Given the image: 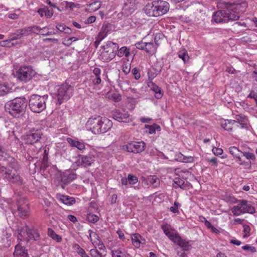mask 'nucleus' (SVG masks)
<instances>
[{
	"instance_id": "51",
	"label": "nucleus",
	"mask_w": 257,
	"mask_h": 257,
	"mask_svg": "<svg viewBox=\"0 0 257 257\" xmlns=\"http://www.w3.org/2000/svg\"><path fill=\"white\" fill-rule=\"evenodd\" d=\"M242 154L248 160H254L255 159V155L249 152H242Z\"/></svg>"
},
{
	"instance_id": "39",
	"label": "nucleus",
	"mask_w": 257,
	"mask_h": 257,
	"mask_svg": "<svg viewBox=\"0 0 257 257\" xmlns=\"http://www.w3.org/2000/svg\"><path fill=\"white\" fill-rule=\"evenodd\" d=\"M48 234L51 237L56 240L57 242H60L62 240L61 237L57 234L51 228H48Z\"/></svg>"
},
{
	"instance_id": "27",
	"label": "nucleus",
	"mask_w": 257,
	"mask_h": 257,
	"mask_svg": "<svg viewBox=\"0 0 257 257\" xmlns=\"http://www.w3.org/2000/svg\"><path fill=\"white\" fill-rule=\"evenodd\" d=\"M112 257H130V255L122 248L111 249Z\"/></svg>"
},
{
	"instance_id": "4",
	"label": "nucleus",
	"mask_w": 257,
	"mask_h": 257,
	"mask_svg": "<svg viewBox=\"0 0 257 257\" xmlns=\"http://www.w3.org/2000/svg\"><path fill=\"white\" fill-rule=\"evenodd\" d=\"M239 20L238 15L230 13L227 6L226 9L214 12L212 15V21L216 23H226L228 21H237Z\"/></svg>"
},
{
	"instance_id": "37",
	"label": "nucleus",
	"mask_w": 257,
	"mask_h": 257,
	"mask_svg": "<svg viewBox=\"0 0 257 257\" xmlns=\"http://www.w3.org/2000/svg\"><path fill=\"white\" fill-rule=\"evenodd\" d=\"M230 153L234 158H239V156L242 154V152L239 151L236 147H230L229 148Z\"/></svg>"
},
{
	"instance_id": "11",
	"label": "nucleus",
	"mask_w": 257,
	"mask_h": 257,
	"mask_svg": "<svg viewBox=\"0 0 257 257\" xmlns=\"http://www.w3.org/2000/svg\"><path fill=\"white\" fill-rule=\"evenodd\" d=\"M146 144L143 142H132L128 143L123 146V149L128 152L138 153L143 152L145 148Z\"/></svg>"
},
{
	"instance_id": "24",
	"label": "nucleus",
	"mask_w": 257,
	"mask_h": 257,
	"mask_svg": "<svg viewBox=\"0 0 257 257\" xmlns=\"http://www.w3.org/2000/svg\"><path fill=\"white\" fill-rule=\"evenodd\" d=\"M131 237L132 243L136 247L139 248L146 243V240L138 233L133 234Z\"/></svg>"
},
{
	"instance_id": "64",
	"label": "nucleus",
	"mask_w": 257,
	"mask_h": 257,
	"mask_svg": "<svg viewBox=\"0 0 257 257\" xmlns=\"http://www.w3.org/2000/svg\"><path fill=\"white\" fill-rule=\"evenodd\" d=\"M98 242H97V243H95L96 245H97L98 248L100 250H104L105 249V246L103 244L102 242H101V241L99 239H98Z\"/></svg>"
},
{
	"instance_id": "34",
	"label": "nucleus",
	"mask_w": 257,
	"mask_h": 257,
	"mask_svg": "<svg viewBox=\"0 0 257 257\" xmlns=\"http://www.w3.org/2000/svg\"><path fill=\"white\" fill-rule=\"evenodd\" d=\"M101 6V3L100 1H95L87 6L88 11L90 12H95L98 10Z\"/></svg>"
},
{
	"instance_id": "41",
	"label": "nucleus",
	"mask_w": 257,
	"mask_h": 257,
	"mask_svg": "<svg viewBox=\"0 0 257 257\" xmlns=\"http://www.w3.org/2000/svg\"><path fill=\"white\" fill-rule=\"evenodd\" d=\"M22 43V42L18 41H16L15 43H14L9 38L8 40L3 41L2 42L3 44H2V46L10 47L12 46H16L17 45L21 44Z\"/></svg>"
},
{
	"instance_id": "22",
	"label": "nucleus",
	"mask_w": 257,
	"mask_h": 257,
	"mask_svg": "<svg viewBox=\"0 0 257 257\" xmlns=\"http://www.w3.org/2000/svg\"><path fill=\"white\" fill-rule=\"evenodd\" d=\"M232 120L235 122V124H234L235 128H243L245 127L248 121L246 117L242 115H236L235 119Z\"/></svg>"
},
{
	"instance_id": "14",
	"label": "nucleus",
	"mask_w": 257,
	"mask_h": 257,
	"mask_svg": "<svg viewBox=\"0 0 257 257\" xmlns=\"http://www.w3.org/2000/svg\"><path fill=\"white\" fill-rule=\"evenodd\" d=\"M2 172H4V177L9 181L13 182H21V177L17 172H13L10 169L6 170L5 167L0 165V173Z\"/></svg>"
},
{
	"instance_id": "61",
	"label": "nucleus",
	"mask_w": 257,
	"mask_h": 257,
	"mask_svg": "<svg viewBox=\"0 0 257 257\" xmlns=\"http://www.w3.org/2000/svg\"><path fill=\"white\" fill-rule=\"evenodd\" d=\"M113 99L116 101L118 102L121 100V95L117 93H114L112 95Z\"/></svg>"
},
{
	"instance_id": "13",
	"label": "nucleus",
	"mask_w": 257,
	"mask_h": 257,
	"mask_svg": "<svg viewBox=\"0 0 257 257\" xmlns=\"http://www.w3.org/2000/svg\"><path fill=\"white\" fill-rule=\"evenodd\" d=\"M230 13L237 14L240 18V14L244 12L247 7V4L245 2L240 3L229 4L227 5Z\"/></svg>"
},
{
	"instance_id": "56",
	"label": "nucleus",
	"mask_w": 257,
	"mask_h": 257,
	"mask_svg": "<svg viewBox=\"0 0 257 257\" xmlns=\"http://www.w3.org/2000/svg\"><path fill=\"white\" fill-rule=\"evenodd\" d=\"M213 153L215 156H219L223 153V150L221 148L214 147L212 150Z\"/></svg>"
},
{
	"instance_id": "35",
	"label": "nucleus",
	"mask_w": 257,
	"mask_h": 257,
	"mask_svg": "<svg viewBox=\"0 0 257 257\" xmlns=\"http://www.w3.org/2000/svg\"><path fill=\"white\" fill-rule=\"evenodd\" d=\"M60 200L67 205H72L75 202V199L73 198L69 197L68 196H62L60 198Z\"/></svg>"
},
{
	"instance_id": "42",
	"label": "nucleus",
	"mask_w": 257,
	"mask_h": 257,
	"mask_svg": "<svg viewBox=\"0 0 257 257\" xmlns=\"http://www.w3.org/2000/svg\"><path fill=\"white\" fill-rule=\"evenodd\" d=\"M178 56L182 59L184 63H186L189 60L187 51L186 50L180 51L178 53Z\"/></svg>"
},
{
	"instance_id": "46",
	"label": "nucleus",
	"mask_w": 257,
	"mask_h": 257,
	"mask_svg": "<svg viewBox=\"0 0 257 257\" xmlns=\"http://www.w3.org/2000/svg\"><path fill=\"white\" fill-rule=\"evenodd\" d=\"M243 237L244 238L247 237L250 235V228L249 225L246 224L243 225Z\"/></svg>"
},
{
	"instance_id": "21",
	"label": "nucleus",
	"mask_w": 257,
	"mask_h": 257,
	"mask_svg": "<svg viewBox=\"0 0 257 257\" xmlns=\"http://www.w3.org/2000/svg\"><path fill=\"white\" fill-rule=\"evenodd\" d=\"M112 126V121L107 118L101 117L100 126L99 127L100 134L107 132Z\"/></svg>"
},
{
	"instance_id": "43",
	"label": "nucleus",
	"mask_w": 257,
	"mask_h": 257,
	"mask_svg": "<svg viewBox=\"0 0 257 257\" xmlns=\"http://www.w3.org/2000/svg\"><path fill=\"white\" fill-rule=\"evenodd\" d=\"M165 234L173 242L175 240L176 237L177 238L178 236V234H177L174 230H169L167 232H166Z\"/></svg>"
},
{
	"instance_id": "33",
	"label": "nucleus",
	"mask_w": 257,
	"mask_h": 257,
	"mask_svg": "<svg viewBox=\"0 0 257 257\" xmlns=\"http://www.w3.org/2000/svg\"><path fill=\"white\" fill-rule=\"evenodd\" d=\"M146 128L148 129V133L149 134H156V131L160 132L161 131V127L160 125L154 123L153 125L146 124L145 125Z\"/></svg>"
},
{
	"instance_id": "17",
	"label": "nucleus",
	"mask_w": 257,
	"mask_h": 257,
	"mask_svg": "<svg viewBox=\"0 0 257 257\" xmlns=\"http://www.w3.org/2000/svg\"><path fill=\"white\" fill-rule=\"evenodd\" d=\"M137 49L144 50L149 54L154 53L157 49V46L151 42H145L141 41L136 44Z\"/></svg>"
},
{
	"instance_id": "49",
	"label": "nucleus",
	"mask_w": 257,
	"mask_h": 257,
	"mask_svg": "<svg viewBox=\"0 0 257 257\" xmlns=\"http://www.w3.org/2000/svg\"><path fill=\"white\" fill-rule=\"evenodd\" d=\"M9 92V88L4 84H0V96H3Z\"/></svg>"
},
{
	"instance_id": "19",
	"label": "nucleus",
	"mask_w": 257,
	"mask_h": 257,
	"mask_svg": "<svg viewBox=\"0 0 257 257\" xmlns=\"http://www.w3.org/2000/svg\"><path fill=\"white\" fill-rule=\"evenodd\" d=\"M94 156L92 155H81L77 160L78 165L84 167L90 166L94 162Z\"/></svg>"
},
{
	"instance_id": "25",
	"label": "nucleus",
	"mask_w": 257,
	"mask_h": 257,
	"mask_svg": "<svg viewBox=\"0 0 257 257\" xmlns=\"http://www.w3.org/2000/svg\"><path fill=\"white\" fill-rule=\"evenodd\" d=\"M27 36L24 28L17 30L14 33H11L9 35V38L13 42L21 39L22 37Z\"/></svg>"
},
{
	"instance_id": "28",
	"label": "nucleus",
	"mask_w": 257,
	"mask_h": 257,
	"mask_svg": "<svg viewBox=\"0 0 257 257\" xmlns=\"http://www.w3.org/2000/svg\"><path fill=\"white\" fill-rule=\"evenodd\" d=\"M174 242L182 248V250H184V251L185 250H188L190 247L189 242L181 238L180 236H178L177 238L176 237Z\"/></svg>"
},
{
	"instance_id": "15",
	"label": "nucleus",
	"mask_w": 257,
	"mask_h": 257,
	"mask_svg": "<svg viewBox=\"0 0 257 257\" xmlns=\"http://www.w3.org/2000/svg\"><path fill=\"white\" fill-rule=\"evenodd\" d=\"M112 117L120 122L128 123L133 121L127 111L125 110H114L112 112Z\"/></svg>"
},
{
	"instance_id": "5",
	"label": "nucleus",
	"mask_w": 257,
	"mask_h": 257,
	"mask_svg": "<svg viewBox=\"0 0 257 257\" xmlns=\"http://www.w3.org/2000/svg\"><path fill=\"white\" fill-rule=\"evenodd\" d=\"M48 96L33 95L29 100V107L31 110L36 113L42 112L46 108V102Z\"/></svg>"
},
{
	"instance_id": "45",
	"label": "nucleus",
	"mask_w": 257,
	"mask_h": 257,
	"mask_svg": "<svg viewBox=\"0 0 257 257\" xmlns=\"http://www.w3.org/2000/svg\"><path fill=\"white\" fill-rule=\"evenodd\" d=\"M89 237L92 242V243L94 244L95 243H97V241L95 239H99V237L98 235L95 232L92 231V230H89Z\"/></svg>"
},
{
	"instance_id": "12",
	"label": "nucleus",
	"mask_w": 257,
	"mask_h": 257,
	"mask_svg": "<svg viewBox=\"0 0 257 257\" xmlns=\"http://www.w3.org/2000/svg\"><path fill=\"white\" fill-rule=\"evenodd\" d=\"M101 117L90 118L87 121L86 126L88 130L91 131L94 134H100L99 127L100 126Z\"/></svg>"
},
{
	"instance_id": "53",
	"label": "nucleus",
	"mask_w": 257,
	"mask_h": 257,
	"mask_svg": "<svg viewBox=\"0 0 257 257\" xmlns=\"http://www.w3.org/2000/svg\"><path fill=\"white\" fill-rule=\"evenodd\" d=\"M241 248L243 250H246L250 251V252L254 253L256 251V249L254 246H250L249 245H245L242 246Z\"/></svg>"
},
{
	"instance_id": "44",
	"label": "nucleus",
	"mask_w": 257,
	"mask_h": 257,
	"mask_svg": "<svg viewBox=\"0 0 257 257\" xmlns=\"http://www.w3.org/2000/svg\"><path fill=\"white\" fill-rule=\"evenodd\" d=\"M87 220L91 223H94L98 220V217L91 213H88L86 216Z\"/></svg>"
},
{
	"instance_id": "10",
	"label": "nucleus",
	"mask_w": 257,
	"mask_h": 257,
	"mask_svg": "<svg viewBox=\"0 0 257 257\" xmlns=\"http://www.w3.org/2000/svg\"><path fill=\"white\" fill-rule=\"evenodd\" d=\"M42 135L40 130L32 128L23 136V139L26 144L32 145L38 142Z\"/></svg>"
},
{
	"instance_id": "26",
	"label": "nucleus",
	"mask_w": 257,
	"mask_h": 257,
	"mask_svg": "<svg viewBox=\"0 0 257 257\" xmlns=\"http://www.w3.org/2000/svg\"><path fill=\"white\" fill-rule=\"evenodd\" d=\"M13 254L14 257H28L27 250L20 244L16 245Z\"/></svg>"
},
{
	"instance_id": "32",
	"label": "nucleus",
	"mask_w": 257,
	"mask_h": 257,
	"mask_svg": "<svg viewBox=\"0 0 257 257\" xmlns=\"http://www.w3.org/2000/svg\"><path fill=\"white\" fill-rule=\"evenodd\" d=\"M72 247L74 250L81 257H89V255L86 253L84 249L81 248L78 244H73Z\"/></svg>"
},
{
	"instance_id": "40",
	"label": "nucleus",
	"mask_w": 257,
	"mask_h": 257,
	"mask_svg": "<svg viewBox=\"0 0 257 257\" xmlns=\"http://www.w3.org/2000/svg\"><path fill=\"white\" fill-rule=\"evenodd\" d=\"M56 28L59 31L61 32H64L66 34H70L71 33V30L64 24H58L56 26Z\"/></svg>"
},
{
	"instance_id": "47",
	"label": "nucleus",
	"mask_w": 257,
	"mask_h": 257,
	"mask_svg": "<svg viewBox=\"0 0 257 257\" xmlns=\"http://www.w3.org/2000/svg\"><path fill=\"white\" fill-rule=\"evenodd\" d=\"M90 254L91 257H103L102 253L99 252L96 248L90 249Z\"/></svg>"
},
{
	"instance_id": "38",
	"label": "nucleus",
	"mask_w": 257,
	"mask_h": 257,
	"mask_svg": "<svg viewBox=\"0 0 257 257\" xmlns=\"http://www.w3.org/2000/svg\"><path fill=\"white\" fill-rule=\"evenodd\" d=\"M130 54V51L126 47H121L118 52L117 56L119 57H122L123 56L127 57Z\"/></svg>"
},
{
	"instance_id": "48",
	"label": "nucleus",
	"mask_w": 257,
	"mask_h": 257,
	"mask_svg": "<svg viewBox=\"0 0 257 257\" xmlns=\"http://www.w3.org/2000/svg\"><path fill=\"white\" fill-rule=\"evenodd\" d=\"M127 179L130 184L134 185L138 182V178L131 174H128L127 176Z\"/></svg>"
},
{
	"instance_id": "16",
	"label": "nucleus",
	"mask_w": 257,
	"mask_h": 257,
	"mask_svg": "<svg viewBox=\"0 0 257 257\" xmlns=\"http://www.w3.org/2000/svg\"><path fill=\"white\" fill-rule=\"evenodd\" d=\"M18 211L21 217L25 218L29 216L30 208L28 203L23 199L17 201Z\"/></svg>"
},
{
	"instance_id": "7",
	"label": "nucleus",
	"mask_w": 257,
	"mask_h": 257,
	"mask_svg": "<svg viewBox=\"0 0 257 257\" xmlns=\"http://www.w3.org/2000/svg\"><path fill=\"white\" fill-rule=\"evenodd\" d=\"M73 87L68 83H64L59 86L56 95L58 103L61 104L63 101L68 100L72 95Z\"/></svg>"
},
{
	"instance_id": "1",
	"label": "nucleus",
	"mask_w": 257,
	"mask_h": 257,
	"mask_svg": "<svg viewBox=\"0 0 257 257\" xmlns=\"http://www.w3.org/2000/svg\"><path fill=\"white\" fill-rule=\"evenodd\" d=\"M27 106V102L24 97L17 98L6 103L5 107L12 116L19 117L25 113Z\"/></svg>"
},
{
	"instance_id": "54",
	"label": "nucleus",
	"mask_w": 257,
	"mask_h": 257,
	"mask_svg": "<svg viewBox=\"0 0 257 257\" xmlns=\"http://www.w3.org/2000/svg\"><path fill=\"white\" fill-rule=\"evenodd\" d=\"M106 27L104 28L103 26L101 28V32L99 33L98 35V38L100 39V41L102 40L107 35V32L105 33Z\"/></svg>"
},
{
	"instance_id": "30",
	"label": "nucleus",
	"mask_w": 257,
	"mask_h": 257,
	"mask_svg": "<svg viewBox=\"0 0 257 257\" xmlns=\"http://www.w3.org/2000/svg\"><path fill=\"white\" fill-rule=\"evenodd\" d=\"M235 122L231 119L224 120L221 122V126L224 130L228 132H232L233 128H235L234 126Z\"/></svg>"
},
{
	"instance_id": "52",
	"label": "nucleus",
	"mask_w": 257,
	"mask_h": 257,
	"mask_svg": "<svg viewBox=\"0 0 257 257\" xmlns=\"http://www.w3.org/2000/svg\"><path fill=\"white\" fill-rule=\"evenodd\" d=\"M54 12L52 10H49L48 7H45V15L47 18H51L53 15Z\"/></svg>"
},
{
	"instance_id": "18",
	"label": "nucleus",
	"mask_w": 257,
	"mask_h": 257,
	"mask_svg": "<svg viewBox=\"0 0 257 257\" xmlns=\"http://www.w3.org/2000/svg\"><path fill=\"white\" fill-rule=\"evenodd\" d=\"M77 175L70 170H66L60 174V181L62 183V187L64 188L63 185H67L76 178Z\"/></svg>"
},
{
	"instance_id": "58",
	"label": "nucleus",
	"mask_w": 257,
	"mask_h": 257,
	"mask_svg": "<svg viewBox=\"0 0 257 257\" xmlns=\"http://www.w3.org/2000/svg\"><path fill=\"white\" fill-rule=\"evenodd\" d=\"M132 73L136 80L139 79L141 77L139 70L137 68L133 69Z\"/></svg>"
},
{
	"instance_id": "57",
	"label": "nucleus",
	"mask_w": 257,
	"mask_h": 257,
	"mask_svg": "<svg viewBox=\"0 0 257 257\" xmlns=\"http://www.w3.org/2000/svg\"><path fill=\"white\" fill-rule=\"evenodd\" d=\"M158 180V178L156 176H150L148 177L149 183L152 185L155 184Z\"/></svg>"
},
{
	"instance_id": "2",
	"label": "nucleus",
	"mask_w": 257,
	"mask_h": 257,
	"mask_svg": "<svg viewBox=\"0 0 257 257\" xmlns=\"http://www.w3.org/2000/svg\"><path fill=\"white\" fill-rule=\"evenodd\" d=\"M170 6L168 2L158 0L149 4L144 8L145 13L150 17H158L167 13Z\"/></svg>"
},
{
	"instance_id": "50",
	"label": "nucleus",
	"mask_w": 257,
	"mask_h": 257,
	"mask_svg": "<svg viewBox=\"0 0 257 257\" xmlns=\"http://www.w3.org/2000/svg\"><path fill=\"white\" fill-rule=\"evenodd\" d=\"M164 35L162 34L158 33L157 34L154 38V40L155 42V44L157 46L159 45L160 42L159 41L164 39Z\"/></svg>"
},
{
	"instance_id": "59",
	"label": "nucleus",
	"mask_w": 257,
	"mask_h": 257,
	"mask_svg": "<svg viewBox=\"0 0 257 257\" xmlns=\"http://www.w3.org/2000/svg\"><path fill=\"white\" fill-rule=\"evenodd\" d=\"M178 205L179 203L177 202H175L174 204V206L170 207V211L172 212L176 213L179 212L178 210Z\"/></svg>"
},
{
	"instance_id": "8",
	"label": "nucleus",
	"mask_w": 257,
	"mask_h": 257,
	"mask_svg": "<svg viewBox=\"0 0 257 257\" xmlns=\"http://www.w3.org/2000/svg\"><path fill=\"white\" fill-rule=\"evenodd\" d=\"M231 211L234 215L238 216L245 213L253 214L255 212V209L247 201L241 200L237 205L232 208Z\"/></svg>"
},
{
	"instance_id": "9",
	"label": "nucleus",
	"mask_w": 257,
	"mask_h": 257,
	"mask_svg": "<svg viewBox=\"0 0 257 257\" xmlns=\"http://www.w3.org/2000/svg\"><path fill=\"white\" fill-rule=\"evenodd\" d=\"M18 239L22 240L25 239V234H27L30 239H33L35 240H38L40 237V234L38 230L35 229H30L28 225L21 229H18Z\"/></svg>"
},
{
	"instance_id": "36",
	"label": "nucleus",
	"mask_w": 257,
	"mask_h": 257,
	"mask_svg": "<svg viewBox=\"0 0 257 257\" xmlns=\"http://www.w3.org/2000/svg\"><path fill=\"white\" fill-rule=\"evenodd\" d=\"M173 185V187L175 188L179 187L181 189H185L186 186L184 181L179 178H176L175 179Z\"/></svg>"
},
{
	"instance_id": "3",
	"label": "nucleus",
	"mask_w": 257,
	"mask_h": 257,
	"mask_svg": "<svg viewBox=\"0 0 257 257\" xmlns=\"http://www.w3.org/2000/svg\"><path fill=\"white\" fill-rule=\"evenodd\" d=\"M118 49L116 43L109 41L100 50L99 59L103 62H108L113 59Z\"/></svg>"
},
{
	"instance_id": "23",
	"label": "nucleus",
	"mask_w": 257,
	"mask_h": 257,
	"mask_svg": "<svg viewBox=\"0 0 257 257\" xmlns=\"http://www.w3.org/2000/svg\"><path fill=\"white\" fill-rule=\"evenodd\" d=\"M46 29V27L41 28L37 26H33L24 28L27 36L30 35L31 33H35L39 35H42L43 31Z\"/></svg>"
},
{
	"instance_id": "31",
	"label": "nucleus",
	"mask_w": 257,
	"mask_h": 257,
	"mask_svg": "<svg viewBox=\"0 0 257 257\" xmlns=\"http://www.w3.org/2000/svg\"><path fill=\"white\" fill-rule=\"evenodd\" d=\"M67 141L71 146L76 147L80 151H83L85 149V146L83 142L76 141L71 138H68Z\"/></svg>"
},
{
	"instance_id": "60",
	"label": "nucleus",
	"mask_w": 257,
	"mask_h": 257,
	"mask_svg": "<svg viewBox=\"0 0 257 257\" xmlns=\"http://www.w3.org/2000/svg\"><path fill=\"white\" fill-rule=\"evenodd\" d=\"M183 162L189 163L192 162L193 161V158L192 157H184L181 160Z\"/></svg>"
},
{
	"instance_id": "29",
	"label": "nucleus",
	"mask_w": 257,
	"mask_h": 257,
	"mask_svg": "<svg viewBox=\"0 0 257 257\" xmlns=\"http://www.w3.org/2000/svg\"><path fill=\"white\" fill-rule=\"evenodd\" d=\"M148 86L155 92V96L156 98L159 99L162 97L163 93L161 88L158 87L152 81L148 82Z\"/></svg>"
},
{
	"instance_id": "20",
	"label": "nucleus",
	"mask_w": 257,
	"mask_h": 257,
	"mask_svg": "<svg viewBox=\"0 0 257 257\" xmlns=\"http://www.w3.org/2000/svg\"><path fill=\"white\" fill-rule=\"evenodd\" d=\"M137 0H127L124 3L123 10L126 15H129L134 12L137 9Z\"/></svg>"
},
{
	"instance_id": "6",
	"label": "nucleus",
	"mask_w": 257,
	"mask_h": 257,
	"mask_svg": "<svg viewBox=\"0 0 257 257\" xmlns=\"http://www.w3.org/2000/svg\"><path fill=\"white\" fill-rule=\"evenodd\" d=\"M36 75V72L32 67L24 65L16 71L15 76L19 81L26 83L32 80Z\"/></svg>"
},
{
	"instance_id": "63",
	"label": "nucleus",
	"mask_w": 257,
	"mask_h": 257,
	"mask_svg": "<svg viewBox=\"0 0 257 257\" xmlns=\"http://www.w3.org/2000/svg\"><path fill=\"white\" fill-rule=\"evenodd\" d=\"M101 73V70L99 68H94L93 70V73L96 77L100 76Z\"/></svg>"
},
{
	"instance_id": "55",
	"label": "nucleus",
	"mask_w": 257,
	"mask_h": 257,
	"mask_svg": "<svg viewBox=\"0 0 257 257\" xmlns=\"http://www.w3.org/2000/svg\"><path fill=\"white\" fill-rule=\"evenodd\" d=\"M122 70L125 74H127L131 70V65L128 63L123 64Z\"/></svg>"
},
{
	"instance_id": "62",
	"label": "nucleus",
	"mask_w": 257,
	"mask_h": 257,
	"mask_svg": "<svg viewBox=\"0 0 257 257\" xmlns=\"http://www.w3.org/2000/svg\"><path fill=\"white\" fill-rule=\"evenodd\" d=\"M175 257H187V254L183 250L178 251L177 255Z\"/></svg>"
}]
</instances>
